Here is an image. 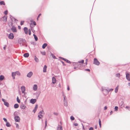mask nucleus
Masks as SVG:
<instances>
[{"mask_svg": "<svg viewBox=\"0 0 130 130\" xmlns=\"http://www.w3.org/2000/svg\"><path fill=\"white\" fill-rule=\"evenodd\" d=\"M18 43L21 46H23L24 44L26 43V40L22 38H20L18 40Z\"/></svg>", "mask_w": 130, "mask_h": 130, "instance_id": "obj_1", "label": "nucleus"}, {"mask_svg": "<svg viewBox=\"0 0 130 130\" xmlns=\"http://www.w3.org/2000/svg\"><path fill=\"white\" fill-rule=\"evenodd\" d=\"M93 63L96 65L99 66L100 64V62L96 58H95L94 59Z\"/></svg>", "mask_w": 130, "mask_h": 130, "instance_id": "obj_2", "label": "nucleus"}, {"mask_svg": "<svg viewBox=\"0 0 130 130\" xmlns=\"http://www.w3.org/2000/svg\"><path fill=\"white\" fill-rule=\"evenodd\" d=\"M125 74L126 75V79L128 81H130V74L128 73H127V72H125Z\"/></svg>", "mask_w": 130, "mask_h": 130, "instance_id": "obj_3", "label": "nucleus"}, {"mask_svg": "<svg viewBox=\"0 0 130 130\" xmlns=\"http://www.w3.org/2000/svg\"><path fill=\"white\" fill-rule=\"evenodd\" d=\"M14 119L16 122H19L20 120V117L18 116H15L14 117Z\"/></svg>", "mask_w": 130, "mask_h": 130, "instance_id": "obj_4", "label": "nucleus"}, {"mask_svg": "<svg viewBox=\"0 0 130 130\" xmlns=\"http://www.w3.org/2000/svg\"><path fill=\"white\" fill-rule=\"evenodd\" d=\"M102 91L103 94L105 95L108 94V90L107 89H103Z\"/></svg>", "mask_w": 130, "mask_h": 130, "instance_id": "obj_5", "label": "nucleus"}, {"mask_svg": "<svg viewBox=\"0 0 130 130\" xmlns=\"http://www.w3.org/2000/svg\"><path fill=\"white\" fill-rule=\"evenodd\" d=\"M8 38L10 39H12L14 38V36L12 33H10L8 35Z\"/></svg>", "mask_w": 130, "mask_h": 130, "instance_id": "obj_6", "label": "nucleus"}, {"mask_svg": "<svg viewBox=\"0 0 130 130\" xmlns=\"http://www.w3.org/2000/svg\"><path fill=\"white\" fill-rule=\"evenodd\" d=\"M11 29L13 32H17V30L16 27L13 26H12V27L11 28Z\"/></svg>", "mask_w": 130, "mask_h": 130, "instance_id": "obj_7", "label": "nucleus"}, {"mask_svg": "<svg viewBox=\"0 0 130 130\" xmlns=\"http://www.w3.org/2000/svg\"><path fill=\"white\" fill-rule=\"evenodd\" d=\"M36 99H32L30 100V102L32 104H34L36 102Z\"/></svg>", "mask_w": 130, "mask_h": 130, "instance_id": "obj_8", "label": "nucleus"}, {"mask_svg": "<svg viewBox=\"0 0 130 130\" xmlns=\"http://www.w3.org/2000/svg\"><path fill=\"white\" fill-rule=\"evenodd\" d=\"M21 89L22 91V93H25V89L24 86H22L21 87Z\"/></svg>", "mask_w": 130, "mask_h": 130, "instance_id": "obj_9", "label": "nucleus"}, {"mask_svg": "<svg viewBox=\"0 0 130 130\" xmlns=\"http://www.w3.org/2000/svg\"><path fill=\"white\" fill-rule=\"evenodd\" d=\"M33 73L32 72H30L27 75V76L29 78L32 75Z\"/></svg>", "mask_w": 130, "mask_h": 130, "instance_id": "obj_10", "label": "nucleus"}, {"mask_svg": "<svg viewBox=\"0 0 130 130\" xmlns=\"http://www.w3.org/2000/svg\"><path fill=\"white\" fill-rule=\"evenodd\" d=\"M10 18L11 19V20L12 21H18V20L16 19L15 18H14V17H13L11 15H10Z\"/></svg>", "mask_w": 130, "mask_h": 130, "instance_id": "obj_11", "label": "nucleus"}, {"mask_svg": "<svg viewBox=\"0 0 130 130\" xmlns=\"http://www.w3.org/2000/svg\"><path fill=\"white\" fill-rule=\"evenodd\" d=\"M57 130H63L62 127L61 126L58 124L57 127Z\"/></svg>", "mask_w": 130, "mask_h": 130, "instance_id": "obj_12", "label": "nucleus"}, {"mask_svg": "<svg viewBox=\"0 0 130 130\" xmlns=\"http://www.w3.org/2000/svg\"><path fill=\"white\" fill-rule=\"evenodd\" d=\"M24 30L25 33L26 34H27L28 33V28L27 27H25L24 28Z\"/></svg>", "mask_w": 130, "mask_h": 130, "instance_id": "obj_13", "label": "nucleus"}, {"mask_svg": "<svg viewBox=\"0 0 130 130\" xmlns=\"http://www.w3.org/2000/svg\"><path fill=\"white\" fill-rule=\"evenodd\" d=\"M26 107V106L25 105L23 104H22L20 105V107L22 109H25Z\"/></svg>", "mask_w": 130, "mask_h": 130, "instance_id": "obj_14", "label": "nucleus"}, {"mask_svg": "<svg viewBox=\"0 0 130 130\" xmlns=\"http://www.w3.org/2000/svg\"><path fill=\"white\" fill-rule=\"evenodd\" d=\"M37 86L36 84H35L34 85L33 87V89L34 91H36L37 90Z\"/></svg>", "mask_w": 130, "mask_h": 130, "instance_id": "obj_15", "label": "nucleus"}, {"mask_svg": "<svg viewBox=\"0 0 130 130\" xmlns=\"http://www.w3.org/2000/svg\"><path fill=\"white\" fill-rule=\"evenodd\" d=\"M29 56V54L28 53H25L23 55V56L25 58L28 57Z\"/></svg>", "mask_w": 130, "mask_h": 130, "instance_id": "obj_16", "label": "nucleus"}, {"mask_svg": "<svg viewBox=\"0 0 130 130\" xmlns=\"http://www.w3.org/2000/svg\"><path fill=\"white\" fill-rule=\"evenodd\" d=\"M52 83L53 84H55L56 83V79L54 77H53L52 78Z\"/></svg>", "mask_w": 130, "mask_h": 130, "instance_id": "obj_17", "label": "nucleus"}, {"mask_svg": "<svg viewBox=\"0 0 130 130\" xmlns=\"http://www.w3.org/2000/svg\"><path fill=\"white\" fill-rule=\"evenodd\" d=\"M38 107V105L37 104H36L35 106L34 109L33 110V111L34 112V113H35L36 112L37 108Z\"/></svg>", "mask_w": 130, "mask_h": 130, "instance_id": "obj_18", "label": "nucleus"}, {"mask_svg": "<svg viewBox=\"0 0 130 130\" xmlns=\"http://www.w3.org/2000/svg\"><path fill=\"white\" fill-rule=\"evenodd\" d=\"M47 68V66L46 65H45L44 66L43 68V71L44 72H46V68Z\"/></svg>", "mask_w": 130, "mask_h": 130, "instance_id": "obj_19", "label": "nucleus"}, {"mask_svg": "<svg viewBox=\"0 0 130 130\" xmlns=\"http://www.w3.org/2000/svg\"><path fill=\"white\" fill-rule=\"evenodd\" d=\"M16 74H15V72H12V76L13 77V79H15V76Z\"/></svg>", "mask_w": 130, "mask_h": 130, "instance_id": "obj_20", "label": "nucleus"}, {"mask_svg": "<svg viewBox=\"0 0 130 130\" xmlns=\"http://www.w3.org/2000/svg\"><path fill=\"white\" fill-rule=\"evenodd\" d=\"M4 104L5 106H6L7 107H9V103L6 101L4 102Z\"/></svg>", "mask_w": 130, "mask_h": 130, "instance_id": "obj_21", "label": "nucleus"}, {"mask_svg": "<svg viewBox=\"0 0 130 130\" xmlns=\"http://www.w3.org/2000/svg\"><path fill=\"white\" fill-rule=\"evenodd\" d=\"M63 102L64 105L66 107L67 106H68V102L67 100L63 101Z\"/></svg>", "mask_w": 130, "mask_h": 130, "instance_id": "obj_22", "label": "nucleus"}, {"mask_svg": "<svg viewBox=\"0 0 130 130\" xmlns=\"http://www.w3.org/2000/svg\"><path fill=\"white\" fill-rule=\"evenodd\" d=\"M33 36L34 37V38L35 39V40L37 41L38 40V38L37 36L36 35L34 34H33Z\"/></svg>", "mask_w": 130, "mask_h": 130, "instance_id": "obj_23", "label": "nucleus"}, {"mask_svg": "<svg viewBox=\"0 0 130 130\" xmlns=\"http://www.w3.org/2000/svg\"><path fill=\"white\" fill-rule=\"evenodd\" d=\"M7 17H6L4 16L2 17V19L3 21H7Z\"/></svg>", "mask_w": 130, "mask_h": 130, "instance_id": "obj_24", "label": "nucleus"}, {"mask_svg": "<svg viewBox=\"0 0 130 130\" xmlns=\"http://www.w3.org/2000/svg\"><path fill=\"white\" fill-rule=\"evenodd\" d=\"M47 44L46 43H44L42 46V48L43 49H44L47 46Z\"/></svg>", "mask_w": 130, "mask_h": 130, "instance_id": "obj_25", "label": "nucleus"}, {"mask_svg": "<svg viewBox=\"0 0 130 130\" xmlns=\"http://www.w3.org/2000/svg\"><path fill=\"white\" fill-rule=\"evenodd\" d=\"M19 107V105L18 104H15L14 105V107L16 109L18 108Z\"/></svg>", "mask_w": 130, "mask_h": 130, "instance_id": "obj_26", "label": "nucleus"}, {"mask_svg": "<svg viewBox=\"0 0 130 130\" xmlns=\"http://www.w3.org/2000/svg\"><path fill=\"white\" fill-rule=\"evenodd\" d=\"M4 78V77L3 75H1L0 76V80L2 81Z\"/></svg>", "mask_w": 130, "mask_h": 130, "instance_id": "obj_27", "label": "nucleus"}, {"mask_svg": "<svg viewBox=\"0 0 130 130\" xmlns=\"http://www.w3.org/2000/svg\"><path fill=\"white\" fill-rule=\"evenodd\" d=\"M6 126L7 127H10L11 126V125L9 123L7 122H6Z\"/></svg>", "mask_w": 130, "mask_h": 130, "instance_id": "obj_28", "label": "nucleus"}, {"mask_svg": "<svg viewBox=\"0 0 130 130\" xmlns=\"http://www.w3.org/2000/svg\"><path fill=\"white\" fill-rule=\"evenodd\" d=\"M35 61L36 62H38L39 61V60L38 58L36 56H35Z\"/></svg>", "mask_w": 130, "mask_h": 130, "instance_id": "obj_29", "label": "nucleus"}, {"mask_svg": "<svg viewBox=\"0 0 130 130\" xmlns=\"http://www.w3.org/2000/svg\"><path fill=\"white\" fill-rule=\"evenodd\" d=\"M0 5H5V3L3 1H2L0 2Z\"/></svg>", "mask_w": 130, "mask_h": 130, "instance_id": "obj_30", "label": "nucleus"}, {"mask_svg": "<svg viewBox=\"0 0 130 130\" xmlns=\"http://www.w3.org/2000/svg\"><path fill=\"white\" fill-rule=\"evenodd\" d=\"M118 86H117L115 88V92L116 93H117L118 91Z\"/></svg>", "mask_w": 130, "mask_h": 130, "instance_id": "obj_31", "label": "nucleus"}, {"mask_svg": "<svg viewBox=\"0 0 130 130\" xmlns=\"http://www.w3.org/2000/svg\"><path fill=\"white\" fill-rule=\"evenodd\" d=\"M43 110H42L39 112L38 113V115H40L41 116H43L42 115V114L43 113Z\"/></svg>", "mask_w": 130, "mask_h": 130, "instance_id": "obj_32", "label": "nucleus"}, {"mask_svg": "<svg viewBox=\"0 0 130 130\" xmlns=\"http://www.w3.org/2000/svg\"><path fill=\"white\" fill-rule=\"evenodd\" d=\"M99 123L100 127H101V121L100 119H99Z\"/></svg>", "mask_w": 130, "mask_h": 130, "instance_id": "obj_33", "label": "nucleus"}, {"mask_svg": "<svg viewBox=\"0 0 130 130\" xmlns=\"http://www.w3.org/2000/svg\"><path fill=\"white\" fill-rule=\"evenodd\" d=\"M15 72L16 74L19 76L20 75V73L19 71H17Z\"/></svg>", "mask_w": 130, "mask_h": 130, "instance_id": "obj_34", "label": "nucleus"}, {"mask_svg": "<svg viewBox=\"0 0 130 130\" xmlns=\"http://www.w3.org/2000/svg\"><path fill=\"white\" fill-rule=\"evenodd\" d=\"M116 77L119 78L120 77V74L119 73H118L116 74Z\"/></svg>", "mask_w": 130, "mask_h": 130, "instance_id": "obj_35", "label": "nucleus"}, {"mask_svg": "<svg viewBox=\"0 0 130 130\" xmlns=\"http://www.w3.org/2000/svg\"><path fill=\"white\" fill-rule=\"evenodd\" d=\"M51 55L54 59H55L57 58L56 56L54 55L52 53H51Z\"/></svg>", "mask_w": 130, "mask_h": 130, "instance_id": "obj_36", "label": "nucleus"}, {"mask_svg": "<svg viewBox=\"0 0 130 130\" xmlns=\"http://www.w3.org/2000/svg\"><path fill=\"white\" fill-rule=\"evenodd\" d=\"M65 61H66L67 63H68L69 64L71 63V62L69 60H68L67 59H66Z\"/></svg>", "mask_w": 130, "mask_h": 130, "instance_id": "obj_37", "label": "nucleus"}, {"mask_svg": "<svg viewBox=\"0 0 130 130\" xmlns=\"http://www.w3.org/2000/svg\"><path fill=\"white\" fill-rule=\"evenodd\" d=\"M17 101L18 103H19L20 102H21L20 100L19 99L18 96H17Z\"/></svg>", "mask_w": 130, "mask_h": 130, "instance_id": "obj_38", "label": "nucleus"}, {"mask_svg": "<svg viewBox=\"0 0 130 130\" xmlns=\"http://www.w3.org/2000/svg\"><path fill=\"white\" fill-rule=\"evenodd\" d=\"M84 60H82L80 61H79L78 62V63H84Z\"/></svg>", "mask_w": 130, "mask_h": 130, "instance_id": "obj_39", "label": "nucleus"}, {"mask_svg": "<svg viewBox=\"0 0 130 130\" xmlns=\"http://www.w3.org/2000/svg\"><path fill=\"white\" fill-rule=\"evenodd\" d=\"M114 109L115 111H117L118 110V107L117 106H115Z\"/></svg>", "mask_w": 130, "mask_h": 130, "instance_id": "obj_40", "label": "nucleus"}, {"mask_svg": "<svg viewBox=\"0 0 130 130\" xmlns=\"http://www.w3.org/2000/svg\"><path fill=\"white\" fill-rule=\"evenodd\" d=\"M70 119L72 120H74L75 118L73 116H71L70 117Z\"/></svg>", "mask_w": 130, "mask_h": 130, "instance_id": "obj_41", "label": "nucleus"}, {"mask_svg": "<svg viewBox=\"0 0 130 130\" xmlns=\"http://www.w3.org/2000/svg\"><path fill=\"white\" fill-rule=\"evenodd\" d=\"M28 33L29 35H30L31 34V31L30 29H29L28 30Z\"/></svg>", "mask_w": 130, "mask_h": 130, "instance_id": "obj_42", "label": "nucleus"}, {"mask_svg": "<svg viewBox=\"0 0 130 130\" xmlns=\"http://www.w3.org/2000/svg\"><path fill=\"white\" fill-rule=\"evenodd\" d=\"M47 120L46 119L45 121V127L46 126H47Z\"/></svg>", "mask_w": 130, "mask_h": 130, "instance_id": "obj_43", "label": "nucleus"}, {"mask_svg": "<svg viewBox=\"0 0 130 130\" xmlns=\"http://www.w3.org/2000/svg\"><path fill=\"white\" fill-rule=\"evenodd\" d=\"M24 21H21V22L20 25H22L24 24Z\"/></svg>", "mask_w": 130, "mask_h": 130, "instance_id": "obj_44", "label": "nucleus"}, {"mask_svg": "<svg viewBox=\"0 0 130 130\" xmlns=\"http://www.w3.org/2000/svg\"><path fill=\"white\" fill-rule=\"evenodd\" d=\"M41 53L43 55H45V52H41Z\"/></svg>", "mask_w": 130, "mask_h": 130, "instance_id": "obj_45", "label": "nucleus"}, {"mask_svg": "<svg viewBox=\"0 0 130 130\" xmlns=\"http://www.w3.org/2000/svg\"><path fill=\"white\" fill-rule=\"evenodd\" d=\"M3 119L6 123L7 122V120L6 118H3Z\"/></svg>", "mask_w": 130, "mask_h": 130, "instance_id": "obj_46", "label": "nucleus"}, {"mask_svg": "<svg viewBox=\"0 0 130 130\" xmlns=\"http://www.w3.org/2000/svg\"><path fill=\"white\" fill-rule=\"evenodd\" d=\"M78 63V62H73V65L74 66H75V65L76 64H77Z\"/></svg>", "mask_w": 130, "mask_h": 130, "instance_id": "obj_47", "label": "nucleus"}, {"mask_svg": "<svg viewBox=\"0 0 130 130\" xmlns=\"http://www.w3.org/2000/svg\"><path fill=\"white\" fill-rule=\"evenodd\" d=\"M4 14L5 15H6L8 14V11L7 10H5L4 11Z\"/></svg>", "mask_w": 130, "mask_h": 130, "instance_id": "obj_48", "label": "nucleus"}, {"mask_svg": "<svg viewBox=\"0 0 130 130\" xmlns=\"http://www.w3.org/2000/svg\"><path fill=\"white\" fill-rule=\"evenodd\" d=\"M113 90V89H108V92L110 91H112Z\"/></svg>", "mask_w": 130, "mask_h": 130, "instance_id": "obj_49", "label": "nucleus"}, {"mask_svg": "<svg viewBox=\"0 0 130 130\" xmlns=\"http://www.w3.org/2000/svg\"><path fill=\"white\" fill-rule=\"evenodd\" d=\"M89 130H93V128L92 127H91L89 128Z\"/></svg>", "mask_w": 130, "mask_h": 130, "instance_id": "obj_50", "label": "nucleus"}, {"mask_svg": "<svg viewBox=\"0 0 130 130\" xmlns=\"http://www.w3.org/2000/svg\"><path fill=\"white\" fill-rule=\"evenodd\" d=\"M7 46L6 45H5L3 47V49L4 50H6V48Z\"/></svg>", "mask_w": 130, "mask_h": 130, "instance_id": "obj_51", "label": "nucleus"}, {"mask_svg": "<svg viewBox=\"0 0 130 130\" xmlns=\"http://www.w3.org/2000/svg\"><path fill=\"white\" fill-rule=\"evenodd\" d=\"M32 23H33V24L34 25H36V23L35 21H34Z\"/></svg>", "mask_w": 130, "mask_h": 130, "instance_id": "obj_52", "label": "nucleus"}, {"mask_svg": "<svg viewBox=\"0 0 130 130\" xmlns=\"http://www.w3.org/2000/svg\"><path fill=\"white\" fill-rule=\"evenodd\" d=\"M15 124L16 125V127L17 128H19V125L17 123H16Z\"/></svg>", "mask_w": 130, "mask_h": 130, "instance_id": "obj_53", "label": "nucleus"}, {"mask_svg": "<svg viewBox=\"0 0 130 130\" xmlns=\"http://www.w3.org/2000/svg\"><path fill=\"white\" fill-rule=\"evenodd\" d=\"M85 70L86 71H87L88 72H90V70L89 69H87Z\"/></svg>", "mask_w": 130, "mask_h": 130, "instance_id": "obj_54", "label": "nucleus"}, {"mask_svg": "<svg viewBox=\"0 0 130 130\" xmlns=\"http://www.w3.org/2000/svg\"><path fill=\"white\" fill-rule=\"evenodd\" d=\"M61 62L62 63L63 66H66V64H64V62H63V61H61Z\"/></svg>", "mask_w": 130, "mask_h": 130, "instance_id": "obj_55", "label": "nucleus"}, {"mask_svg": "<svg viewBox=\"0 0 130 130\" xmlns=\"http://www.w3.org/2000/svg\"><path fill=\"white\" fill-rule=\"evenodd\" d=\"M74 125L75 126H78V124L77 123H75L74 124Z\"/></svg>", "mask_w": 130, "mask_h": 130, "instance_id": "obj_56", "label": "nucleus"}, {"mask_svg": "<svg viewBox=\"0 0 130 130\" xmlns=\"http://www.w3.org/2000/svg\"><path fill=\"white\" fill-rule=\"evenodd\" d=\"M54 115H56V116L58 115V113H56V112H54Z\"/></svg>", "mask_w": 130, "mask_h": 130, "instance_id": "obj_57", "label": "nucleus"}, {"mask_svg": "<svg viewBox=\"0 0 130 130\" xmlns=\"http://www.w3.org/2000/svg\"><path fill=\"white\" fill-rule=\"evenodd\" d=\"M121 106L122 105H123L124 104V103L122 101L121 103Z\"/></svg>", "mask_w": 130, "mask_h": 130, "instance_id": "obj_58", "label": "nucleus"}, {"mask_svg": "<svg viewBox=\"0 0 130 130\" xmlns=\"http://www.w3.org/2000/svg\"><path fill=\"white\" fill-rule=\"evenodd\" d=\"M40 115H38V117L39 118V120H40V119L41 118V117H40Z\"/></svg>", "mask_w": 130, "mask_h": 130, "instance_id": "obj_59", "label": "nucleus"}, {"mask_svg": "<svg viewBox=\"0 0 130 130\" xmlns=\"http://www.w3.org/2000/svg\"><path fill=\"white\" fill-rule=\"evenodd\" d=\"M88 59H86V60H85V61H86V63H86V65L87 64V61H88Z\"/></svg>", "mask_w": 130, "mask_h": 130, "instance_id": "obj_60", "label": "nucleus"}, {"mask_svg": "<svg viewBox=\"0 0 130 130\" xmlns=\"http://www.w3.org/2000/svg\"><path fill=\"white\" fill-rule=\"evenodd\" d=\"M107 106H105L104 107V110H106L107 109Z\"/></svg>", "mask_w": 130, "mask_h": 130, "instance_id": "obj_61", "label": "nucleus"}, {"mask_svg": "<svg viewBox=\"0 0 130 130\" xmlns=\"http://www.w3.org/2000/svg\"><path fill=\"white\" fill-rule=\"evenodd\" d=\"M70 88L69 86H68V87L67 88V89L68 90H70Z\"/></svg>", "mask_w": 130, "mask_h": 130, "instance_id": "obj_62", "label": "nucleus"}, {"mask_svg": "<svg viewBox=\"0 0 130 130\" xmlns=\"http://www.w3.org/2000/svg\"><path fill=\"white\" fill-rule=\"evenodd\" d=\"M2 101L4 102H4H5L6 101H5V100L4 99H2Z\"/></svg>", "mask_w": 130, "mask_h": 130, "instance_id": "obj_63", "label": "nucleus"}, {"mask_svg": "<svg viewBox=\"0 0 130 130\" xmlns=\"http://www.w3.org/2000/svg\"><path fill=\"white\" fill-rule=\"evenodd\" d=\"M113 113V111H111L110 112V115H111Z\"/></svg>", "mask_w": 130, "mask_h": 130, "instance_id": "obj_64", "label": "nucleus"}]
</instances>
